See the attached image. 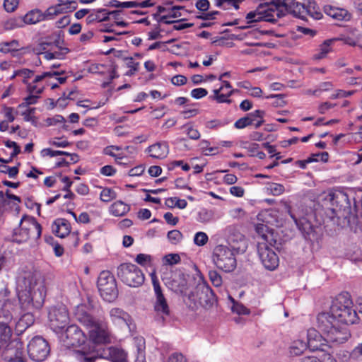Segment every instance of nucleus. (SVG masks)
<instances>
[{
  "label": "nucleus",
  "instance_id": "a19ab883",
  "mask_svg": "<svg viewBox=\"0 0 362 362\" xmlns=\"http://www.w3.org/2000/svg\"><path fill=\"white\" fill-rule=\"evenodd\" d=\"M124 59L127 61V66L129 68V70L126 72L125 75L127 76H132L139 70V63L136 62L132 57H125Z\"/></svg>",
  "mask_w": 362,
  "mask_h": 362
},
{
  "label": "nucleus",
  "instance_id": "4468645a",
  "mask_svg": "<svg viewBox=\"0 0 362 362\" xmlns=\"http://www.w3.org/2000/svg\"><path fill=\"white\" fill-rule=\"evenodd\" d=\"M111 322L121 328H127L131 330L132 319L130 315L123 309L117 307L112 308L108 311Z\"/></svg>",
  "mask_w": 362,
  "mask_h": 362
},
{
  "label": "nucleus",
  "instance_id": "79ce46f5",
  "mask_svg": "<svg viewBox=\"0 0 362 362\" xmlns=\"http://www.w3.org/2000/svg\"><path fill=\"white\" fill-rule=\"evenodd\" d=\"M54 56L57 59H63L65 56L69 52V49L66 47L58 46L57 45L52 46Z\"/></svg>",
  "mask_w": 362,
  "mask_h": 362
},
{
  "label": "nucleus",
  "instance_id": "e433bc0d",
  "mask_svg": "<svg viewBox=\"0 0 362 362\" xmlns=\"http://www.w3.org/2000/svg\"><path fill=\"white\" fill-rule=\"evenodd\" d=\"M228 299L230 301L233 303L231 306V310L233 313H235L238 315H250V311L248 308H247L245 306H244L242 303H240L238 302H236L234 298H233L231 296L228 297Z\"/></svg>",
  "mask_w": 362,
  "mask_h": 362
},
{
  "label": "nucleus",
  "instance_id": "8fccbe9b",
  "mask_svg": "<svg viewBox=\"0 0 362 362\" xmlns=\"http://www.w3.org/2000/svg\"><path fill=\"white\" fill-rule=\"evenodd\" d=\"M168 239L172 244H177L182 239V234L178 230H173L168 233Z\"/></svg>",
  "mask_w": 362,
  "mask_h": 362
},
{
  "label": "nucleus",
  "instance_id": "0eeeda50",
  "mask_svg": "<svg viewBox=\"0 0 362 362\" xmlns=\"http://www.w3.org/2000/svg\"><path fill=\"white\" fill-rule=\"evenodd\" d=\"M117 276L126 285L130 287H139L144 282V274L135 264L123 263L117 267Z\"/></svg>",
  "mask_w": 362,
  "mask_h": 362
},
{
  "label": "nucleus",
  "instance_id": "4d7b16f0",
  "mask_svg": "<svg viewBox=\"0 0 362 362\" xmlns=\"http://www.w3.org/2000/svg\"><path fill=\"white\" fill-rule=\"evenodd\" d=\"M2 112L8 122H13L15 120L13 107L4 105L2 107Z\"/></svg>",
  "mask_w": 362,
  "mask_h": 362
},
{
  "label": "nucleus",
  "instance_id": "a18cd8bd",
  "mask_svg": "<svg viewBox=\"0 0 362 362\" xmlns=\"http://www.w3.org/2000/svg\"><path fill=\"white\" fill-rule=\"evenodd\" d=\"M11 337V328L10 325H6L4 322H0V339L8 341Z\"/></svg>",
  "mask_w": 362,
  "mask_h": 362
},
{
  "label": "nucleus",
  "instance_id": "412c9836",
  "mask_svg": "<svg viewBox=\"0 0 362 362\" xmlns=\"http://www.w3.org/2000/svg\"><path fill=\"white\" fill-rule=\"evenodd\" d=\"M155 3L152 0L138 1H120L118 0H111L109 5L112 7L118 8H143L154 6Z\"/></svg>",
  "mask_w": 362,
  "mask_h": 362
},
{
  "label": "nucleus",
  "instance_id": "a211bd4d",
  "mask_svg": "<svg viewBox=\"0 0 362 362\" xmlns=\"http://www.w3.org/2000/svg\"><path fill=\"white\" fill-rule=\"evenodd\" d=\"M221 81L222 85L220 88L213 90V95L210 96V98L218 103H230L231 100L228 98L237 90L232 89V86L228 81L222 79Z\"/></svg>",
  "mask_w": 362,
  "mask_h": 362
},
{
  "label": "nucleus",
  "instance_id": "aec40b11",
  "mask_svg": "<svg viewBox=\"0 0 362 362\" xmlns=\"http://www.w3.org/2000/svg\"><path fill=\"white\" fill-rule=\"evenodd\" d=\"M272 1L276 5L278 9L282 11L284 16L287 13L298 16L301 9L303 8V4L296 2L295 0H272Z\"/></svg>",
  "mask_w": 362,
  "mask_h": 362
},
{
  "label": "nucleus",
  "instance_id": "6e6552de",
  "mask_svg": "<svg viewBox=\"0 0 362 362\" xmlns=\"http://www.w3.org/2000/svg\"><path fill=\"white\" fill-rule=\"evenodd\" d=\"M235 255V253L228 247L219 245L214 250L212 260L218 269L226 272H230L236 268Z\"/></svg>",
  "mask_w": 362,
  "mask_h": 362
},
{
  "label": "nucleus",
  "instance_id": "9b49d317",
  "mask_svg": "<svg viewBox=\"0 0 362 362\" xmlns=\"http://www.w3.org/2000/svg\"><path fill=\"white\" fill-rule=\"evenodd\" d=\"M49 351L50 349L47 341L42 337H34L28 344V354L34 361H43L49 355Z\"/></svg>",
  "mask_w": 362,
  "mask_h": 362
},
{
  "label": "nucleus",
  "instance_id": "1a4fd4ad",
  "mask_svg": "<svg viewBox=\"0 0 362 362\" xmlns=\"http://www.w3.org/2000/svg\"><path fill=\"white\" fill-rule=\"evenodd\" d=\"M265 239L257 245L258 258L262 266L269 271L275 270L279 264V258L274 250V243H266Z\"/></svg>",
  "mask_w": 362,
  "mask_h": 362
},
{
  "label": "nucleus",
  "instance_id": "58836bf2",
  "mask_svg": "<svg viewBox=\"0 0 362 362\" xmlns=\"http://www.w3.org/2000/svg\"><path fill=\"white\" fill-rule=\"evenodd\" d=\"M214 218V212L211 210L203 209L200 210L197 216V221L206 223L210 222Z\"/></svg>",
  "mask_w": 362,
  "mask_h": 362
},
{
  "label": "nucleus",
  "instance_id": "4c0bfd02",
  "mask_svg": "<svg viewBox=\"0 0 362 362\" xmlns=\"http://www.w3.org/2000/svg\"><path fill=\"white\" fill-rule=\"evenodd\" d=\"M308 349L309 352H313L317 350V346L315 344L317 339V330L315 328H310L308 330Z\"/></svg>",
  "mask_w": 362,
  "mask_h": 362
},
{
  "label": "nucleus",
  "instance_id": "7ed1b4c3",
  "mask_svg": "<svg viewBox=\"0 0 362 362\" xmlns=\"http://www.w3.org/2000/svg\"><path fill=\"white\" fill-rule=\"evenodd\" d=\"M76 321L84 326L89 333L90 340L95 344H107L110 342V332L107 322L95 317L88 305L80 304L74 311Z\"/></svg>",
  "mask_w": 362,
  "mask_h": 362
},
{
  "label": "nucleus",
  "instance_id": "3c124183",
  "mask_svg": "<svg viewBox=\"0 0 362 362\" xmlns=\"http://www.w3.org/2000/svg\"><path fill=\"white\" fill-rule=\"evenodd\" d=\"M107 71V66L103 64H91L88 67V71L92 74H103Z\"/></svg>",
  "mask_w": 362,
  "mask_h": 362
},
{
  "label": "nucleus",
  "instance_id": "6ab92c4d",
  "mask_svg": "<svg viewBox=\"0 0 362 362\" xmlns=\"http://www.w3.org/2000/svg\"><path fill=\"white\" fill-rule=\"evenodd\" d=\"M7 291L0 292V302L3 301L0 308V322H4L6 325H10L13 320V312L14 310V301L9 299H4L1 297H6Z\"/></svg>",
  "mask_w": 362,
  "mask_h": 362
},
{
  "label": "nucleus",
  "instance_id": "338daca9",
  "mask_svg": "<svg viewBox=\"0 0 362 362\" xmlns=\"http://www.w3.org/2000/svg\"><path fill=\"white\" fill-rule=\"evenodd\" d=\"M19 0H4V6L7 12H13L17 8Z\"/></svg>",
  "mask_w": 362,
  "mask_h": 362
},
{
  "label": "nucleus",
  "instance_id": "b1692460",
  "mask_svg": "<svg viewBox=\"0 0 362 362\" xmlns=\"http://www.w3.org/2000/svg\"><path fill=\"white\" fill-rule=\"evenodd\" d=\"M228 241L230 247L229 248L235 254L244 252L247 249V240L240 233L230 235Z\"/></svg>",
  "mask_w": 362,
  "mask_h": 362
},
{
  "label": "nucleus",
  "instance_id": "dca6fc26",
  "mask_svg": "<svg viewBox=\"0 0 362 362\" xmlns=\"http://www.w3.org/2000/svg\"><path fill=\"white\" fill-rule=\"evenodd\" d=\"M196 296L199 305L206 309L213 307L216 303V296L207 285H199L196 288Z\"/></svg>",
  "mask_w": 362,
  "mask_h": 362
},
{
  "label": "nucleus",
  "instance_id": "774afa93",
  "mask_svg": "<svg viewBox=\"0 0 362 362\" xmlns=\"http://www.w3.org/2000/svg\"><path fill=\"white\" fill-rule=\"evenodd\" d=\"M168 362H187V359L182 354L174 353L169 356Z\"/></svg>",
  "mask_w": 362,
  "mask_h": 362
},
{
  "label": "nucleus",
  "instance_id": "5701e85b",
  "mask_svg": "<svg viewBox=\"0 0 362 362\" xmlns=\"http://www.w3.org/2000/svg\"><path fill=\"white\" fill-rule=\"evenodd\" d=\"M146 152L153 158L162 160L168 156L169 146L165 141H159L149 146Z\"/></svg>",
  "mask_w": 362,
  "mask_h": 362
},
{
  "label": "nucleus",
  "instance_id": "c03bdc74",
  "mask_svg": "<svg viewBox=\"0 0 362 362\" xmlns=\"http://www.w3.org/2000/svg\"><path fill=\"white\" fill-rule=\"evenodd\" d=\"M255 122V119L251 118V117L247 116L241 117L238 119L234 124V127L236 129H241L243 128H245L246 127L249 125H252L253 122Z\"/></svg>",
  "mask_w": 362,
  "mask_h": 362
},
{
  "label": "nucleus",
  "instance_id": "c756f323",
  "mask_svg": "<svg viewBox=\"0 0 362 362\" xmlns=\"http://www.w3.org/2000/svg\"><path fill=\"white\" fill-rule=\"evenodd\" d=\"M21 20L23 25H33L45 21V16L40 10L33 9L28 12Z\"/></svg>",
  "mask_w": 362,
  "mask_h": 362
},
{
  "label": "nucleus",
  "instance_id": "2eb2a0df",
  "mask_svg": "<svg viewBox=\"0 0 362 362\" xmlns=\"http://www.w3.org/2000/svg\"><path fill=\"white\" fill-rule=\"evenodd\" d=\"M59 4L49 7L44 13L45 21L53 19L61 13L72 12L76 8V0H58Z\"/></svg>",
  "mask_w": 362,
  "mask_h": 362
},
{
  "label": "nucleus",
  "instance_id": "39448f33",
  "mask_svg": "<svg viewBox=\"0 0 362 362\" xmlns=\"http://www.w3.org/2000/svg\"><path fill=\"white\" fill-rule=\"evenodd\" d=\"M42 227L37 220L32 216H23L19 223V228L13 230V240L21 243L30 238L37 239L41 236Z\"/></svg>",
  "mask_w": 362,
  "mask_h": 362
},
{
  "label": "nucleus",
  "instance_id": "052dcab7",
  "mask_svg": "<svg viewBox=\"0 0 362 362\" xmlns=\"http://www.w3.org/2000/svg\"><path fill=\"white\" fill-rule=\"evenodd\" d=\"M39 98V95L30 94L28 97L24 98V103H22L18 105V107H27L30 105L36 104L37 102V99Z\"/></svg>",
  "mask_w": 362,
  "mask_h": 362
},
{
  "label": "nucleus",
  "instance_id": "5fc2aeb1",
  "mask_svg": "<svg viewBox=\"0 0 362 362\" xmlns=\"http://www.w3.org/2000/svg\"><path fill=\"white\" fill-rule=\"evenodd\" d=\"M112 35H105L103 37V42H111V41H118L119 40V36L122 35H126L127 33H129V32L127 31H115L113 33H112Z\"/></svg>",
  "mask_w": 362,
  "mask_h": 362
},
{
  "label": "nucleus",
  "instance_id": "69168bd1",
  "mask_svg": "<svg viewBox=\"0 0 362 362\" xmlns=\"http://www.w3.org/2000/svg\"><path fill=\"white\" fill-rule=\"evenodd\" d=\"M208 94V91L203 88H197L191 91V96L195 99H200L205 97Z\"/></svg>",
  "mask_w": 362,
  "mask_h": 362
},
{
  "label": "nucleus",
  "instance_id": "4be33fe9",
  "mask_svg": "<svg viewBox=\"0 0 362 362\" xmlns=\"http://www.w3.org/2000/svg\"><path fill=\"white\" fill-rule=\"evenodd\" d=\"M168 288L177 293H183L187 288V281L182 273L174 274L166 283Z\"/></svg>",
  "mask_w": 362,
  "mask_h": 362
},
{
  "label": "nucleus",
  "instance_id": "ddd939ff",
  "mask_svg": "<svg viewBox=\"0 0 362 362\" xmlns=\"http://www.w3.org/2000/svg\"><path fill=\"white\" fill-rule=\"evenodd\" d=\"M150 277L152 281L154 293L156 297V300L154 304L155 310L162 315V317L168 316L170 315V309L167 303L166 299L164 297L161 287L160 286L159 280L156 275V272L153 269L150 273Z\"/></svg>",
  "mask_w": 362,
  "mask_h": 362
},
{
  "label": "nucleus",
  "instance_id": "f704fd0d",
  "mask_svg": "<svg viewBox=\"0 0 362 362\" xmlns=\"http://www.w3.org/2000/svg\"><path fill=\"white\" fill-rule=\"evenodd\" d=\"M20 43L17 40H12L9 42H0V52L8 54L20 49Z\"/></svg>",
  "mask_w": 362,
  "mask_h": 362
},
{
  "label": "nucleus",
  "instance_id": "c85d7f7f",
  "mask_svg": "<svg viewBox=\"0 0 362 362\" xmlns=\"http://www.w3.org/2000/svg\"><path fill=\"white\" fill-rule=\"evenodd\" d=\"M255 230L257 234V245L261 241H262V239H265L264 241L269 243L275 242V240L273 238L272 233L270 231H269L267 226L262 223H258L255 226Z\"/></svg>",
  "mask_w": 362,
  "mask_h": 362
},
{
  "label": "nucleus",
  "instance_id": "72a5a7b5",
  "mask_svg": "<svg viewBox=\"0 0 362 362\" xmlns=\"http://www.w3.org/2000/svg\"><path fill=\"white\" fill-rule=\"evenodd\" d=\"M337 41L336 38H331L325 40L318 49V59L325 58L328 53L332 51V46Z\"/></svg>",
  "mask_w": 362,
  "mask_h": 362
},
{
  "label": "nucleus",
  "instance_id": "680f3d73",
  "mask_svg": "<svg viewBox=\"0 0 362 362\" xmlns=\"http://www.w3.org/2000/svg\"><path fill=\"white\" fill-rule=\"evenodd\" d=\"M112 356L115 362H124L127 358L126 353L121 349H115L112 351Z\"/></svg>",
  "mask_w": 362,
  "mask_h": 362
},
{
  "label": "nucleus",
  "instance_id": "bf43d9fd",
  "mask_svg": "<svg viewBox=\"0 0 362 362\" xmlns=\"http://www.w3.org/2000/svg\"><path fill=\"white\" fill-rule=\"evenodd\" d=\"M27 85V90L30 94L39 95L43 91V87L36 85V83H28Z\"/></svg>",
  "mask_w": 362,
  "mask_h": 362
},
{
  "label": "nucleus",
  "instance_id": "f3484780",
  "mask_svg": "<svg viewBox=\"0 0 362 362\" xmlns=\"http://www.w3.org/2000/svg\"><path fill=\"white\" fill-rule=\"evenodd\" d=\"M6 362H26L23 355V345L18 340L11 341L7 346Z\"/></svg>",
  "mask_w": 362,
  "mask_h": 362
},
{
  "label": "nucleus",
  "instance_id": "ea45409f",
  "mask_svg": "<svg viewBox=\"0 0 362 362\" xmlns=\"http://www.w3.org/2000/svg\"><path fill=\"white\" fill-rule=\"evenodd\" d=\"M135 262L144 267H151L153 265V257L149 255L140 253L136 257Z\"/></svg>",
  "mask_w": 362,
  "mask_h": 362
},
{
  "label": "nucleus",
  "instance_id": "37998d69",
  "mask_svg": "<svg viewBox=\"0 0 362 362\" xmlns=\"http://www.w3.org/2000/svg\"><path fill=\"white\" fill-rule=\"evenodd\" d=\"M181 259L178 254L170 253L163 257V264L164 265H174L180 262Z\"/></svg>",
  "mask_w": 362,
  "mask_h": 362
},
{
  "label": "nucleus",
  "instance_id": "09e8293b",
  "mask_svg": "<svg viewBox=\"0 0 362 362\" xmlns=\"http://www.w3.org/2000/svg\"><path fill=\"white\" fill-rule=\"evenodd\" d=\"M0 172L8 174L10 178H14L18 173V167H9L6 165H0Z\"/></svg>",
  "mask_w": 362,
  "mask_h": 362
},
{
  "label": "nucleus",
  "instance_id": "13d9d810",
  "mask_svg": "<svg viewBox=\"0 0 362 362\" xmlns=\"http://www.w3.org/2000/svg\"><path fill=\"white\" fill-rule=\"evenodd\" d=\"M209 279L214 286L218 287L222 284V278L216 271H210L209 273Z\"/></svg>",
  "mask_w": 362,
  "mask_h": 362
},
{
  "label": "nucleus",
  "instance_id": "bb28decb",
  "mask_svg": "<svg viewBox=\"0 0 362 362\" xmlns=\"http://www.w3.org/2000/svg\"><path fill=\"white\" fill-rule=\"evenodd\" d=\"M53 233L61 238L68 235L71 232L69 222L65 218H57L52 225Z\"/></svg>",
  "mask_w": 362,
  "mask_h": 362
},
{
  "label": "nucleus",
  "instance_id": "2f4dec72",
  "mask_svg": "<svg viewBox=\"0 0 362 362\" xmlns=\"http://www.w3.org/2000/svg\"><path fill=\"white\" fill-rule=\"evenodd\" d=\"M130 211V206L122 201L115 202L110 207V213L114 216H123Z\"/></svg>",
  "mask_w": 362,
  "mask_h": 362
},
{
  "label": "nucleus",
  "instance_id": "f8f14e48",
  "mask_svg": "<svg viewBox=\"0 0 362 362\" xmlns=\"http://www.w3.org/2000/svg\"><path fill=\"white\" fill-rule=\"evenodd\" d=\"M49 325L55 332L62 330L69 322V316L66 307L61 305L50 308L48 313Z\"/></svg>",
  "mask_w": 362,
  "mask_h": 362
},
{
  "label": "nucleus",
  "instance_id": "20e7f679",
  "mask_svg": "<svg viewBox=\"0 0 362 362\" xmlns=\"http://www.w3.org/2000/svg\"><path fill=\"white\" fill-rule=\"evenodd\" d=\"M61 341L65 348L73 349L72 355L80 362H93V358L89 357L88 354L94 348L79 327L76 325L69 326L62 335Z\"/></svg>",
  "mask_w": 362,
  "mask_h": 362
},
{
  "label": "nucleus",
  "instance_id": "f03ea898",
  "mask_svg": "<svg viewBox=\"0 0 362 362\" xmlns=\"http://www.w3.org/2000/svg\"><path fill=\"white\" fill-rule=\"evenodd\" d=\"M18 296L21 308L27 311L16 323V331L23 332L30 327L35 321L34 316L30 312L33 308L40 309L45 301L46 288L42 281L37 282L34 275L26 272L18 279Z\"/></svg>",
  "mask_w": 362,
  "mask_h": 362
},
{
  "label": "nucleus",
  "instance_id": "f257e3e1",
  "mask_svg": "<svg viewBox=\"0 0 362 362\" xmlns=\"http://www.w3.org/2000/svg\"><path fill=\"white\" fill-rule=\"evenodd\" d=\"M353 306L351 296L346 291L321 300L320 311L318 312V337H321V341L341 344L349 339L348 330L336 327L333 321L337 320L345 325L356 323L359 318Z\"/></svg>",
  "mask_w": 362,
  "mask_h": 362
},
{
  "label": "nucleus",
  "instance_id": "0e129e2a",
  "mask_svg": "<svg viewBox=\"0 0 362 362\" xmlns=\"http://www.w3.org/2000/svg\"><path fill=\"white\" fill-rule=\"evenodd\" d=\"M176 167H181L184 171H188L190 169L189 165L185 163L183 160H173L169 163V170H173Z\"/></svg>",
  "mask_w": 362,
  "mask_h": 362
},
{
  "label": "nucleus",
  "instance_id": "473e14b6",
  "mask_svg": "<svg viewBox=\"0 0 362 362\" xmlns=\"http://www.w3.org/2000/svg\"><path fill=\"white\" fill-rule=\"evenodd\" d=\"M182 8V6H171L169 8L168 13L166 15H163L158 19V23H163L165 24L173 23L174 21H168V18H178L181 16L180 10Z\"/></svg>",
  "mask_w": 362,
  "mask_h": 362
},
{
  "label": "nucleus",
  "instance_id": "e2e57ef3",
  "mask_svg": "<svg viewBox=\"0 0 362 362\" xmlns=\"http://www.w3.org/2000/svg\"><path fill=\"white\" fill-rule=\"evenodd\" d=\"M5 146L7 148L13 149L12 152L11 153V158L16 157L21 152L20 147L18 146L17 143L15 142V141L7 140V141H5Z\"/></svg>",
  "mask_w": 362,
  "mask_h": 362
},
{
  "label": "nucleus",
  "instance_id": "393cba45",
  "mask_svg": "<svg viewBox=\"0 0 362 362\" xmlns=\"http://www.w3.org/2000/svg\"><path fill=\"white\" fill-rule=\"evenodd\" d=\"M323 10L327 16L337 21H349L351 18V14L344 8L326 5Z\"/></svg>",
  "mask_w": 362,
  "mask_h": 362
},
{
  "label": "nucleus",
  "instance_id": "c9c22d12",
  "mask_svg": "<svg viewBox=\"0 0 362 362\" xmlns=\"http://www.w3.org/2000/svg\"><path fill=\"white\" fill-rule=\"evenodd\" d=\"M305 350L308 351V344L302 340L293 341L290 346V353L293 356H299Z\"/></svg>",
  "mask_w": 362,
  "mask_h": 362
},
{
  "label": "nucleus",
  "instance_id": "49530a36",
  "mask_svg": "<svg viewBox=\"0 0 362 362\" xmlns=\"http://www.w3.org/2000/svg\"><path fill=\"white\" fill-rule=\"evenodd\" d=\"M115 192L111 189L110 188H104L100 194V200L104 202H108L115 199Z\"/></svg>",
  "mask_w": 362,
  "mask_h": 362
},
{
  "label": "nucleus",
  "instance_id": "a878e982",
  "mask_svg": "<svg viewBox=\"0 0 362 362\" xmlns=\"http://www.w3.org/2000/svg\"><path fill=\"white\" fill-rule=\"evenodd\" d=\"M318 337V362H337L329 351L334 343H327Z\"/></svg>",
  "mask_w": 362,
  "mask_h": 362
},
{
  "label": "nucleus",
  "instance_id": "7c9ffc66",
  "mask_svg": "<svg viewBox=\"0 0 362 362\" xmlns=\"http://www.w3.org/2000/svg\"><path fill=\"white\" fill-rule=\"evenodd\" d=\"M109 19V13L107 9L100 8L90 11L86 18L88 23L102 22Z\"/></svg>",
  "mask_w": 362,
  "mask_h": 362
},
{
  "label": "nucleus",
  "instance_id": "9d476101",
  "mask_svg": "<svg viewBox=\"0 0 362 362\" xmlns=\"http://www.w3.org/2000/svg\"><path fill=\"white\" fill-rule=\"evenodd\" d=\"M98 288L101 297L106 301L115 300L118 290L115 277L109 271H103L98 279Z\"/></svg>",
  "mask_w": 362,
  "mask_h": 362
},
{
  "label": "nucleus",
  "instance_id": "423d86ee",
  "mask_svg": "<svg viewBox=\"0 0 362 362\" xmlns=\"http://www.w3.org/2000/svg\"><path fill=\"white\" fill-rule=\"evenodd\" d=\"M282 17H284L282 11L278 9L272 1L260 4L255 11H250L246 15L248 23L260 21L274 23Z\"/></svg>",
  "mask_w": 362,
  "mask_h": 362
},
{
  "label": "nucleus",
  "instance_id": "de8ad7c7",
  "mask_svg": "<svg viewBox=\"0 0 362 362\" xmlns=\"http://www.w3.org/2000/svg\"><path fill=\"white\" fill-rule=\"evenodd\" d=\"M209 240V237L204 232H197L194 236V243L197 246L205 245Z\"/></svg>",
  "mask_w": 362,
  "mask_h": 362
},
{
  "label": "nucleus",
  "instance_id": "cd10ccee",
  "mask_svg": "<svg viewBox=\"0 0 362 362\" xmlns=\"http://www.w3.org/2000/svg\"><path fill=\"white\" fill-rule=\"evenodd\" d=\"M335 38L337 39V41H342L344 44L349 46H358L362 48L361 45L362 37L356 30H353L347 35H341L340 37Z\"/></svg>",
  "mask_w": 362,
  "mask_h": 362
},
{
  "label": "nucleus",
  "instance_id": "6e6d98bb",
  "mask_svg": "<svg viewBox=\"0 0 362 362\" xmlns=\"http://www.w3.org/2000/svg\"><path fill=\"white\" fill-rule=\"evenodd\" d=\"M50 45L49 42H42L33 48V52L37 55H43Z\"/></svg>",
  "mask_w": 362,
  "mask_h": 362
},
{
  "label": "nucleus",
  "instance_id": "603ef678",
  "mask_svg": "<svg viewBox=\"0 0 362 362\" xmlns=\"http://www.w3.org/2000/svg\"><path fill=\"white\" fill-rule=\"evenodd\" d=\"M268 189L274 196H279L285 191L284 186L279 183H272L268 187Z\"/></svg>",
  "mask_w": 362,
  "mask_h": 362
},
{
  "label": "nucleus",
  "instance_id": "864d4df0",
  "mask_svg": "<svg viewBox=\"0 0 362 362\" xmlns=\"http://www.w3.org/2000/svg\"><path fill=\"white\" fill-rule=\"evenodd\" d=\"M68 154V152L62 151H55L51 148H44L41 151L40 155L42 157L49 156V157H56L59 155H65Z\"/></svg>",
  "mask_w": 362,
  "mask_h": 362
}]
</instances>
